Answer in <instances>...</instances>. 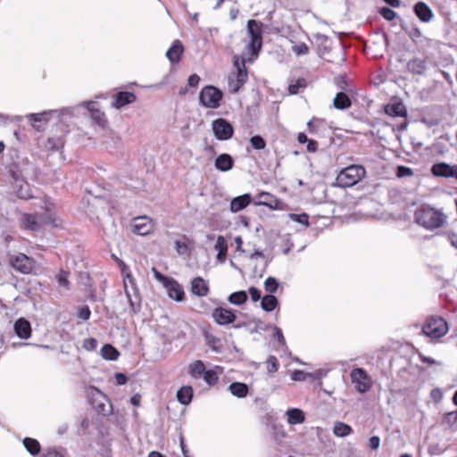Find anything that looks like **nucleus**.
Segmentation results:
<instances>
[{
    "label": "nucleus",
    "mask_w": 457,
    "mask_h": 457,
    "mask_svg": "<svg viewBox=\"0 0 457 457\" xmlns=\"http://www.w3.org/2000/svg\"><path fill=\"white\" fill-rule=\"evenodd\" d=\"M431 171L436 177L455 178L457 179V165L438 162L432 166Z\"/></svg>",
    "instance_id": "obj_14"
},
{
    "label": "nucleus",
    "mask_w": 457,
    "mask_h": 457,
    "mask_svg": "<svg viewBox=\"0 0 457 457\" xmlns=\"http://www.w3.org/2000/svg\"><path fill=\"white\" fill-rule=\"evenodd\" d=\"M183 46L179 40H175L172 46L166 53L167 58L171 63H176L180 61L181 54L183 53Z\"/></svg>",
    "instance_id": "obj_22"
},
{
    "label": "nucleus",
    "mask_w": 457,
    "mask_h": 457,
    "mask_svg": "<svg viewBox=\"0 0 457 457\" xmlns=\"http://www.w3.org/2000/svg\"><path fill=\"white\" fill-rule=\"evenodd\" d=\"M132 228L134 233L140 236H145L154 230V224L150 218L141 216L133 220Z\"/></svg>",
    "instance_id": "obj_13"
},
{
    "label": "nucleus",
    "mask_w": 457,
    "mask_h": 457,
    "mask_svg": "<svg viewBox=\"0 0 457 457\" xmlns=\"http://www.w3.org/2000/svg\"><path fill=\"white\" fill-rule=\"evenodd\" d=\"M234 160L228 154H221L218 155L214 162V166L220 171H228L233 168Z\"/></svg>",
    "instance_id": "obj_21"
},
{
    "label": "nucleus",
    "mask_w": 457,
    "mask_h": 457,
    "mask_svg": "<svg viewBox=\"0 0 457 457\" xmlns=\"http://www.w3.org/2000/svg\"><path fill=\"white\" fill-rule=\"evenodd\" d=\"M249 294H250L251 298H252V300L253 302H257V301H259L262 298L261 291L258 288L254 287H251L249 288Z\"/></svg>",
    "instance_id": "obj_60"
},
{
    "label": "nucleus",
    "mask_w": 457,
    "mask_h": 457,
    "mask_svg": "<svg viewBox=\"0 0 457 457\" xmlns=\"http://www.w3.org/2000/svg\"><path fill=\"white\" fill-rule=\"evenodd\" d=\"M415 222L428 230L441 228L446 222V216L439 210L422 205L414 212Z\"/></svg>",
    "instance_id": "obj_1"
},
{
    "label": "nucleus",
    "mask_w": 457,
    "mask_h": 457,
    "mask_svg": "<svg viewBox=\"0 0 457 457\" xmlns=\"http://www.w3.org/2000/svg\"><path fill=\"white\" fill-rule=\"evenodd\" d=\"M204 376V381L209 385V386H213L217 383L218 381V375L217 373L212 370H205L204 373L203 374Z\"/></svg>",
    "instance_id": "obj_41"
},
{
    "label": "nucleus",
    "mask_w": 457,
    "mask_h": 457,
    "mask_svg": "<svg viewBox=\"0 0 457 457\" xmlns=\"http://www.w3.org/2000/svg\"><path fill=\"white\" fill-rule=\"evenodd\" d=\"M204 338H205V341H206V344L214 351L218 352L219 351V344H220V339L218 337H216L215 336L208 333V332H205L204 333Z\"/></svg>",
    "instance_id": "obj_40"
},
{
    "label": "nucleus",
    "mask_w": 457,
    "mask_h": 457,
    "mask_svg": "<svg viewBox=\"0 0 457 457\" xmlns=\"http://www.w3.org/2000/svg\"><path fill=\"white\" fill-rule=\"evenodd\" d=\"M136 101V96L131 92H119L115 96V101L113 106L117 109L123 107L126 104L134 103Z\"/></svg>",
    "instance_id": "obj_26"
},
{
    "label": "nucleus",
    "mask_w": 457,
    "mask_h": 457,
    "mask_svg": "<svg viewBox=\"0 0 457 457\" xmlns=\"http://www.w3.org/2000/svg\"><path fill=\"white\" fill-rule=\"evenodd\" d=\"M21 222L24 228L31 231H39L45 226H51L53 228L61 226V220L49 208L46 209L45 213L41 214L26 213L22 216Z\"/></svg>",
    "instance_id": "obj_2"
},
{
    "label": "nucleus",
    "mask_w": 457,
    "mask_h": 457,
    "mask_svg": "<svg viewBox=\"0 0 457 457\" xmlns=\"http://www.w3.org/2000/svg\"><path fill=\"white\" fill-rule=\"evenodd\" d=\"M385 112L392 117H405L407 115L406 108L401 102L386 105Z\"/></svg>",
    "instance_id": "obj_24"
},
{
    "label": "nucleus",
    "mask_w": 457,
    "mask_h": 457,
    "mask_svg": "<svg viewBox=\"0 0 457 457\" xmlns=\"http://www.w3.org/2000/svg\"><path fill=\"white\" fill-rule=\"evenodd\" d=\"M14 331L21 339H28L31 336L30 323L24 318H20L14 323Z\"/></svg>",
    "instance_id": "obj_18"
},
{
    "label": "nucleus",
    "mask_w": 457,
    "mask_h": 457,
    "mask_svg": "<svg viewBox=\"0 0 457 457\" xmlns=\"http://www.w3.org/2000/svg\"><path fill=\"white\" fill-rule=\"evenodd\" d=\"M205 371V366L200 360L195 361L189 365V374L194 378H199Z\"/></svg>",
    "instance_id": "obj_34"
},
{
    "label": "nucleus",
    "mask_w": 457,
    "mask_h": 457,
    "mask_svg": "<svg viewBox=\"0 0 457 457\" xmlns=\"http://www.w3.org/2000/svg\"><path fill=\"white\" fill-rule=\"evenodd\" d=\"M228 389L230 393L239 398L245 397L248 394V386L240 382H233L229 385Z\"/></svg>",
    "instance_id": "obj_31"
},
{
    "label": "nucleus",
    "mask_w": 457,
    "mask_h": 457,
    "mask_svg": "<svg viewBox=\"0 0 457 457\" xmlns=\"http://www.w3.org/2000/svg\"><path fill=\"white\" fill-rule=\"evenodd\" d=\"M251 201L252 196L250 194H244L237 196L231 200L229 210L231 212H237L248 206Z\"/></svg>",
    "instance_id": "obj_19"
},
{
    "label": "nucleus",
    "mask_w": 457,
    "mask_h": 457,
    "mask_svg": "<svg viewBox=\"0 0 457 457\" xmlns=\"http://www.w3.org/2000/svg\"><path fill=\"white\" fill-rule=\"evenodd\" d=\"M247 300V294L244 290H240L237 292H234L229 295L228 297V301L235 305H241L245 303Z\"/></svg>",
    "instance_id": "obj_37"
},
{
    "label": "nucleus",
    "mask_w": 457,
    "mask_h": 457,
    "mask_svg": "<svg viewBox=\"0 0 457 457\" xmlns=\"http://www.w3.org/2000/svg\"><path fill=\"white\" fill-rule=\"evenodd\" d=\"M233 65L235 71L231 72L228 76V87L232 93H237L247 81L248 73L244 57L235 55L233 57Z\"/></svg>",
    "instance_id": "obj_4"
},
{
    "label": "nucleus",
    "mask_w": 457,
    "mask_h": 457,
    "mask_svg": "<svg viewBox=\"0 0 457 457\" xmlns=\"http://www.w3.org/2000/svg\"><path fill=\"white\" fill-rule=\"evenodd\" d=\"M380 445V438L378 436H373L369 439V447L370 450H377Z\"/></svg>",
    "instance_id": "obj_56"
},
{
    "label": "nucleus",
    "mask_w": 457,
    "mask_h": 457,
    "mask_svg": "<svg viewBox=\"0 0 457 457\" xmlns=\"http://www.w3.org/2000/svg\"><path fill=\"white\" fill-rule=\"evenodd\" d=\"M10 264L22 274H29L34 269V261L24 253L11 256Z\"/></svg>",
    "instance_id": "obj_10"
},
{
    "label": "nucleus",
    "mask_w": 457,
    "mask_h": 457,
    "mask_svg": "<svg viewBox=\"0 0 457 457\" xmlns=\"http://www.w3.org/2000/svg\"><path fill=\"white\" fill-rule=\"evenodd\" d=\"M278 303V301L273 295H266L262 298L261 306L265 312H272Z\"/></svg>",
    "instance_id": "obj_32"
},
{
    "label": "nucleus",
    "mask_w": 457,
    "mask_h": 457,
    "mask_svg": "<svg viewBox=\"0 0 457 457\" xmlns=\"http://www.w3.org/2000/svg\"><path fill=\"white\" fill-rule=\"evenodd\" d=\"M307 86V82L304 79H298L295 83L290 84L288 91L291 95H295L300 92L301 88H304Z\"/></svg>",
    "instance_id": "obj_39"
},
{
    "label": "nucleus",
    "mask_w": 457,
    "mask_h": 457,
    "mask_svg": "<svg viewBox=\"0 0 457 457\" xmlns=\"http://www.w3.org/2000/svg\"><path fill=\"white\" fill-rule=\"evenodd\" d=\"M74 110H75V107H65V108H62L59 111H55L54 112H58L59 113V117L61 119H62V117L64 116H72L74 115Z\"/></svg>",
    "instance_id": "obj_55"
},
{
    "label": "nucleus",
    "mask_w": 457,
    "mask_h": 457,
    "mask_svg": "<svg viewBox=\"0 0 457 457\" xmlns=\"http://www.w3.org/2000/svg\"><path fill=\"white\" fill-rule=\"evenodd\" d=\"M247 32L250 36V42L246 45V50L252 56L257 57L262 46V23L255 20H249Z\"/></svg>",
    "instance_id": "obj_5"
},
{
    "label": "nucleus",
    "mask_w": 457,
    "mask_h": 457,
    "mask_svg": "<svg viewBox=\"0 0 457 457\" xmlns=\"http://www.w3.org/2000/svg\"><path fill=\"white\" fill-rule=\"evenodd\" d=\"M262 421L264 424L266 425H271L273 429H277V425L274 424L275 422V418L273 417V415L271 414H266L263 418H262Z\"/></svg>",
    "instance_id": "obj_63"
},
{
    "label": "nucleus",
    "mask_w": 457,
    "mask_h": 457,
    "mask_svg": "<svg viewBox=\"0 0 457 457\" xmlns=\"http://www.w3.org/2000/svg\"><path fill=\"white\" fill-rule=\"evenodd\" d=\"M447 331V323L440 317L430 318L422 328L424 335L431 338H440L444 337Z\"/></svg>",
    "instance_id": "obj_7"
},
{
    "label": "nucleus",
    "mask_w": 457,
    "mask_h": 457,
    "mask_svg": "<svg viewBox=\"0 0 457 457\" xmlns=\"http://www.w3.org/2000/svg\"><path fill=\"white\" fill-rule=\"evenodd\" d=\"M209 287L201 277H195L191 281V293L196 296L204 297L209 294Z\"/></svg>",
    "instance_id": "obj_17"
},
{
    "label": "nucleus",
    "mask_w": 457,
    "mask_h": 457,
    "mask_svg": "<svg viewBox=\"0 0 457 457\" xmlns=\"http://www.w3.org/2000/svg\"><path fill=\"white\" fill-rule=\"evenodd\" d=\"M333 432L335 436L344 437L350 435L353 432V429L349 425L338 421L335 423Z\"/></svg>",
    "instance_id": "obj_36"
},
{
    "label": "nucleus",
    "mask_w": 457,
    "mask_h": 457,
    "mask_svg": "<svg viewBox=\"0 0 457 457\" xmlns=\"http://www.w3.org/2000/svg\"><path fill=\"white\" fill-rule=\"evenodd\" d=\"M101 355L105 360L114 361L118 359L120 353L112 345L106 344L101 349Z\"/></svg>",
    "instance_id": "obj_33"
},
{
    "label": "nucleus",
    "mask_w": 457,
    "mask_h": 457,
    "mask_svg": "<svg viewBox=\"0 0 457 457\" xmlns=\"http://www.w3.org/2000/svg\"><path fill=\"white\" fill-rule=\"evenodd\" d=\"M407 69L413 74L423 75L427 70L426 61L420 58H414L408 62Z\"/></svg>",
    "instance_id": "obj_25"
},
{
    "label": "nucleus",
    "mask_w": 457,
    "mask_h": 457,
    "mask_svg": "<svg viewBox=\"0 0 457 457\" xmlns=\"http://www.w3.org/2000/svg\"><path fill=\"white\" fill-rule=\"evenodd\" d=\"M90 315H91V311L88 308V306L85 305V306L79 307V312H78V316L79 319H81L83 320H87L90 318Z\"/></svg>",
    "instance_id": "obj_49"
},
{
    "label": "nucleus",
    "mask_w": 457,
    "mask_h": 457,
    "mask_svg": "<svg viewBox=\"0 0 457 457\" xmlns=\"http://www.w3.org/2000/svg\"><path fill=\"white\" fill-rule=\"evenodd\" d=\"M252 146L256 150H262L266 146L264 139L261 136H253L250 138Z\"/></svg>",
    "instance_id": "obj_44"
},
{
    "label": "nucleus",
    "mask_w": 457,
    "mask_h": 457,
    "mask_svg": "<svg viewBox=\"0 0 457 457\" xmlns=\"http://www.w3.org/2000/svg\"><path fill=\"white\" fill-rule=\"evenodd\" d=\"M287 422L290 425L303 424L305 421V414L299 408H290L287 411Z\"/></svg>",
    "instance_id": "obj_23"
},
{
    "label": "nucleus",
    "mask_w": 457,
    "mask_h": 457,
    "mask_svg": "<svg viewBox=\"0 0 457 457\" xmlns=\"http://www.w3.org/2000/svg\"><path fill=\"white\" fill-rule=\"evenodd\" d=\"M97 346V341L95 338H87L84 342V347L88 350H95Z\"/></svg>",
    "instance_id": "obj_59"
},
{
    "label": "nucleus",
    "mask_w": 457,
    "mask_h": 457,
    "mask_svg": "<svg viewBox=\"0 0 457 457\" xmlns=\"http://www.w3.org/2000/svg\"><path fill=\"white\" fill-rule=\"evenodd\" d=\"M268 370L269 372H276L278 368V362L275 356H270L268 361Z\"/></svg>",
    "instance_id": "obj_52"
},
{
    "label": "nucleus",
    "mask_w": 457,
    "mask_h": 457,
    "mask_svg": "<svg viewBox=\"0 0 457 457\" xmlns=\"http://www.w3.org/2000/svg\"><path fill=\"white\" fill-rule=\"evenodd\" d=\"M379 13L386 21H392L396 17V12L388 7H382L379 11Z\"/></svg>",
    "instance_id": "obj_48"
},
{
    "label": "nucleus",
    "mask_w": 457,
    "mask_h": 457,
    "mask_svg": "<svg viewBox=\"0 0 457 457\" xmlns=\"http://www.w3.org/2000/svg\"><path fill=\"white\" fill-rule=\"evenodd\" d=\"M168 293V295L176 300L177 302H182L185 300V292L183 287L174 278H170L163 286Z\"/></svg>",
    "instance_id": "obj_15"
},
{
    "label": "nucleus",
    "mask_w": 457,
    "mask_h": 457,
    "mask_svg": "<svg viewBox=\"0 0 457 457\" xmlns=\"http://www.w3.org/2000/svg\"><path fill=\"white\" fill-rule=\"evenodd\" d=\"M419 358L422 362L427 363L428 365H442L440 361L433 358L427 357L423 353H419Z\"/></svg>",
    "instance_id": "obj_54"
},
{
    "label": "nucleus",
    "mask_w": 457,
    "mask_h": 457,
    "mask_svg": "<svg viewBox=\"0 0 457 457\" xmlns=\"http://www.w3.org/2000/svg\"><path fill=\"white\" fill-rule=\"evenodd\" d=\"M447 238L451 245L457 249V234L453 232H448Z\"/></svg>",
    "instance_id": "obj_64"
},
{
    "label": "nucleus",
    "mask_w": 457,
    "mask_h": 457,
    "mask_svg": "<svg viewBox=\"0 0 457 457\" xmlns=\"http://www.w3.org/2000/svg\"><path fill=\"white\" fill-rule=\"evenodd\" d=\"M271 198H273V196L270 194L266 193V192H263V193L260 194V195H259L260 203L262 204L268 205L270 207H272V203L275 202V200L269 201V199H271Z\"/></svg>",
    "instance_id": "obj_51"
},
{
    "label": "nucleus",
    "mask_w": 457,
    "mask_h": 457,
    "mask_svg": "<svg viewBox=\"0 0 457 457\" xmlns=\"http://www.w3.org/2000/svg\"><path fill=\"white\" fill-rule=\"evenodd\" d=\"M223 93L213 86L204 87L199 94L200 104L210 109H216L220 105Z\"/></svg>",
    "instance_id": "obj_6"
},
{
    "label": "nucleus",
    "mask_w": 457,
    "mask_h": 457,
    "mask_svg": "<svg viewBox=\"0 0 457 457\" xmlns=\"http://www.w3.org/2000/svg\"><path fill=\"white\" fill-rule=\"evenodd\" d=\"M175 248L177 253L179 255L185 254L187 252V245L184 243H181L180 241L177 240L175 242Z\"/></svg>",
    "instance_id": "obj_57"
},
{
    "label": "nucleus",
    "mask_w": 457,
    "mask_h": 457,
    "mask_svg": "<svg viewBox=\"0 0 457 457\" xmlns=\"http://www.w3.org/2000/svg\"><path fill=\"white\" fill-rule=\"evenodd\" d=\"M214 249L218 252L217 253V260L222 263L226 260L227 252H228V245L227 241L222 236H218L216 244L214 245Z\"/></svg>",
    "instance_id": "obj_27"
},
{
    "label": "nucleus",
    "mask_w": 457,
    "mask_h": 457,
    "mask_svg": "<svg viewBox=\"0 0 457 457\" xmlns=\"http://www.w3.org/2000/svg\"><path fill=\"white\" fill-rule=\"evenodd\" d=\"M126 278H128L130 284L129 289L126 279H124V290L126 296L128 298V302L129 303V312L131 313H137V312H139L140 309V296L137 288L136 287L134 278H132V276L129 273H128L126 275Z\"/></svg>",
    "instance_id": "obj_8"
},
{
    "label": "nucleus",
    "mask_w": 457,
    "mask_h": 457,
    "mask_svg": "<svg viewBox=\"0 0 457 457\" xmlns=\"http://www.w3.org/2000/svg\"><path fill=\"white\" fill-rule=\"evenodd\" d=\"M288 217L290 218L291 220H293L295 222H297V223H300V224H303L305 226H309V220H308L309 216L306 213H301V214L289 213Z\"/></svg>",
    "instance_id": "obj_42"
},
{
    "label": "nucleus",
    "mask_w": 457,
    "mask_h": 457,
    "mask_svg": "<svg viewBox=\"0 0 457 457\" xmlns=\"http://www.w3.org/2000/svg\"><path fill=\"white\" fill-rule=\"evenodd\" d=\"M62 145H63V143L60 138H58V139L49 138L47 141L46 147L51 150H58L60 147L62 146Z\"/></svg>",
    "instance_id": "obj_50"
},
{
    "label": "nucleus",
    "mask_w": 457,
    "mask_h": 457,
    "mask_svg": "<svg viewBox=\"0 0 457 457\" xmlns=\"http://www.w3.org/2000/svg\"><path fill=\"white\" fill-rule=\"evenodd\" d=\"M316 43L318 45V50L320 55H325L331 50L330 40L328 37L322 34L315 35Z\"/></svg>",
    "instance_id": "obj_28"
},
{
    "label": "nucleus",
    "mask_w": 457,
    "mask_h": 457,
    "mask_svg": "<svg viewBox=\"0 0 457 457\" xmlns=\"http://www.w3.org/2000/svg\"><path fill=\"white\" fill-rule=\"evenodd\" d=\"M397 175L398 177L411 176L412 175V170L411 168L399 166Z\"/></svg>",
    "instance_id": "obj_62"
},
{
    "label": "nucleus",
    "mask_w": 457,
    "mask_h": 457,
    "mask_svg": "<svg viewBox=\"0 0 457 457\" xmlns=\"http://www.w3.org/2000/svg\"><path fill=\"white\" fill-rule=\"evenodd\" d=\"M152 271H153V273L154 275V278L158 281H160L163 286L170 278H168V277L162 275V273H160L155 268H152Z\"/></svg>",
    "instance_id": "obj_58"
},
{
    "label": "nucleus",
    "mask_w": 457,
    "mask_h": 457,
    "mask_svg": "<svg viewBox=\"0 0 457 457\" xmlns=\"http://www.w3.org/2000/svg\"><path fill=\"white\" fill-rule=\"evenodd\" d=\"M192 397L193 388L190 386H184L177 392V399L183 405L189 404Z\"/></svg>",
    "instance_id": "obj_29"
},
{
    "label": "nucleus",
    "mask_w": 457,
    "mask_h": 457,
    "mask_svg": "<svg viewBox=\"0 0 457 457\" xmlns=\"http://www.w3.org/2000/svg\"><path fill=\"white\" fill-rule=\"evenodd\" d=\"M351 100L348 96L344 92H339L336 95L333 105L338 110H345L351 106Z\"/></svg>",
    "instance_id": "obj_30"
},
{
    "label": "nucleus",
    "mask_w": 457,
    "mask_h": 457,
    "mask_svg": "<svg viewBox=\"0 0 457 457\" xmlns=\"http://www.w3.org/2000/svg\"><path fill=\"white\" fill-rule=\"evenodd\" d=\"M414 12L417 17L423 22H428L433 17L431 8L421 1L414 5Z\"/></svg>",
    "instance_id": "obj_20"
},
{
    "label": "nucleus",
    "mask_w": 457,
    "mask_h": 457,
    "mask_svg": "<svg viewBox=\"0 0 457 457\" xmlns=\"http://www.w3.org/2000/svg\"><path fill=\"white\" fill-rule=\"evenodd\" d=\"M23 445L26 448V450L31 454V455H37L39 453L41 450L40 444L37 440L31 438V437H26L23 439Z\"/></svg>",
    "instance_id": "obj_35"
},
{
    "label": "nucleus",
    "mask_w": 457,
    "mask_h": 457,
    "mask_svg": "<svg viewBox=\"0 0 457 457\" xmlns=\"http://www.w3.org/2000/svg\"><path fill=\"white\" fill-rule=\"evenodd\" d=\"M309 374L304 373L303 370H296L292 372L291 378L295 381H303Z\"/></svg>",
    "instance_id": "obj_53"
},
{
    "label": "nucleus",
    "mask_w": 457,
    "mask_h": 457,
    "mask_svg": "<svg viewBox=\"0 0 457 457\" xmlns=\"http://www.w3.org/2000/svg\"><path fill=\"white\" fill-rule=\"evenodd\" d=\"M212 318L217 324L228 326L237 320V315L233 310L217 307L212 311Z\"/></svg>",
    "instance_id": "obj_12"
},
{
    "label": "nucleus",
    "mask_w": 457,
    "mask_h": 457,
    "mask_svg": "<svg viewBox=\"0 0 457 457\" xmlns=\"http://www.w3.org/2000/svg\"><path fill=\"white\" fill-rule=\"evenodd\" d=\"M352 382L359 393H366L370 388V381L366 371L361 368H355L351 371Z\"/></svg>",
    "instance_id": "obj_11"
},
{
    "label": "nucleus",
    "mask_w": 457,
    "mask_h": 457,
    "mask_svg": "<svg viewBox=\"0 0 457 457\" xmlns=\"http://www.w3.org/2000/svg\"><path fill=\"white\" fill-rule=\"evenodd\" d=\"M87 109L90 112L92 120L101 128H104L107 124V120L104 113L99 110L96 102H89L87 104Z\"/></svg>",
    "instance_id": "obj_16"
},
{
    "label": "nucleus",
    "mask_w": 457,
    "mask_h": 457,
    "mask_svg": "<svg viewBox=\"0 0 457 457\" xmlns=\"http://www.w3.org/2000/svg\"><path fill=\"white\" fill-rule=\"evenodd\" d=\"M292 51L296 55H304L309 52V47L305 43H300L292 46Z\"/></svg>",
    "instance_id": "obj_45"
},
{
    "label": "nucleus",
    "mask_w": 457,
    "mask_h": 457,
    "mask_svg": "<svg viewBox=\"0 0 457 457\" xmlns=\"http://www.w3.org/2000/svg\"><path fill=\"white\" fill-rule=\"evenodd\" d=\"M63 452L65 451L62 449L49 448L43 453L42 457H64Z\"/></svg>",
    "instance_id": "obj_47"
},
{
    "label": "nucleus",
    "mask_w": 457,
    "mask_h": 457,
    "mask_svg": "<svg viewBox=\"0 0 457 457\" xmlns=\"http://www.w3.org/2000/svg\"><path fill=\"white\" fill-rule=\"evenodd\" d=\"M278 287V283L273 277H268L264 281V288L265 290L271 295L277 291Z\"/></svg>",
    "instance_id": "obj_38"
},
{
    "label": "nucleus",
    "mask_w": 457,
    "mask_h": 457,
    "mask_svg": "<svg viewBox=\"0 0 457 457\" xmlns=\"http://www.w3.org/2000/svg\"><path fill=\"white\" fill-rule=\"evenodd\" d=\"M70 275L69 271L61 270L57 275V281L60 286L64 287L66 289H70V281L68 277Z\"/></svg>",
    "instance_id": "obj_43"
},
{
    "label": "nucleus",
    "mask_w": 457,
    "mask_h": 457,
    "mask_svg": "<svg viewBox=\"0 0 457 457\" xmlns=\"http://www.w3.org/2000/svg\"><path fill=\"white\" fill-rule=\"evenodd\" d=\"M366 170L361 165H349L339 171L335 184L340 187H350L364 178Z\"/></svg>",
    "instance_id": "obj_3"
},
{
    "label": "nucleus",
    "mask_w": 457,
    "mask_h": 457,
    "mask_svg": "<svg viewBox=\"0 0 457 457\" xmlns=\"http://www.w3.org/2000/svg\"><path fill=\"white\" fill-rule=\"evenodd\" d=\"M274 337L278 340V343H280L282 345H285L286 341L282 330L278 327H274Z\"/></svg>",
    "instance_id": "obj_61"
},
{
    "label": "nucleus",
    "mask_w": 457,
    "mask_h": 457,
    "mask_svg": "<svg viewBox=\"0 0 457 457\" xmlns=\"http://www.w3.org/2000/svg\"><path fill=\"white\" fill-rule=\"evenodd\" d=\"M55 111H49V112H41V113H32L29 115V120L32 121V122H37V121H40L42 120H47L48 116L51 114V113H54Z\"/></svg>",
    "instance_id": "obj_46"
},
{
    "label": "nucleus",
    "mask_w": 457,
    "mask_h": 457,
    "mask_svg": "<svg viewBox=\"0 0 457 457\" xmlns=\"http://www.w3.org/2000/svg\"><path fill=\"white\" fill-rule=\"evenodd\" d=\"M212 129L218 140L225 141L233 137L234 128L223 118H218L212 122Z\"/></svg>",
    "instance_id": "obj_9"
}]
</instances>
